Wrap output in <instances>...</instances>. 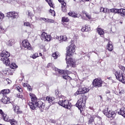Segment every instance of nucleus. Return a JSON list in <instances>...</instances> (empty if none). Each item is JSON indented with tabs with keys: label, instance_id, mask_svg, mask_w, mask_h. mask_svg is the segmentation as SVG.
Segmentation results:
<instances>
[{
	"label": "nucleus",
	"instance_id": "nucleus-41",
	"mask_svg": "<svg viewBox=\"0 0 125 125\" xmlns=\"http://www.w3.org/2000/svg\"><path fill=\"white\" fill-rule=\"evenodd\" d=\"M47 23H54V20L47 19Z\"/></svg>",
	"mask_w": 125,
	"mask_h": 125
},
{
	"label": "nucleus",
	"instance_id": "nucleus-22",
	"mask_svg": "<svg viewBox=\"0 0 125 125\" xmlns=\"http://www.w3.org/2000/svg\"><path fill=\"white\" fill-rule=\"evenodd\" d=\"M69 16H71V17H73L74 18H77L78 17V14L70 11L68 13Z\"/></svg>",
	"mask_w": 125,
	"mask_h": 125
},
{
	"label": "nucleus",
	"instance_id": "nucleus-45",
	"mask_svg": "<svg viewBox=\"0 0 125 125\" xmlns=\"http://www.w3.org/2000/svg\"><path fill=\"white\" fill-rule=\"evenodd\" d=\"M4 18V15L0 12V19H3Z\"/></svg>",
	"mask_w": 125,
	"mask_h": 125
},
{
	"label": "nucleus",
	"instance_id": "nucleus-64",
	"mask_svg": "<svg viewBox=\"0 0 125 125\" xmlns=\"http://www.w3.org/2000/svg\"><path fill=\"white\" fill-rule=\"evenodd\" d=\"M11 83V81L8 82V83Z\"/></svg>",
	"mask_w": 125,
	"mask_h": 125
},
{
	"label": "nucleus",
	"instance_id": "nucleus-53",
	"mask_svg": "<svg viewBox=\"0 0 125 125\" xmlns=\"http://www.w3.org/2000/svg\"><path fill=\"white\" fill-rule=\"evenodd\" d=\"M56 95L57 96V97H59V96H60L59 95V92L57 90H56Z\"/></svg>",
	"mask_w": 125,
	"mask_h": 125
},
{
	"label": "nucleus",
	"instance_id": "nucleus-57",
	"mask_svg": "<svg viewBox=\"0 0 125 125\" xmlns=\"http://www.w3.org/2000/svg\"><path fill=\"white\" fill-rule=\"evenodd\" d=\"M2 30H3V29L2 28V26H0V31H2Z\"/></svg>",
	"mask_w": 125,
	"mask_h": 125
},
{
	"label": "nucleus",
	"instance_id": "nucleus-3",
	"mask_svg": "<svg viewBox=\"0 0 125 125\" xmlns=\"http://www.w3.org/2000/svg\"><path fill=\"white\" fill-rule=\"evenodd\" d=\"M87 100V99L86 96L81 98L76 104V106L80 110L81 114H83V110H84Z\"/></svg>",
	"mask_w": 125,
	"mask_h": 125
},
{
	"label": "nucleus",
	"instance_id": "nucleus-8",
	"mask_svg": "<svg viewBox=\"0 0 125 125\" xmlns=\"http://www.w3.org/2000/svg\"><path fill=\"white\" fill-rule=\"evenodd\" d=\"M2 117L5 122H10L11 125H17V121L15 119H8V116L6 114H3Z\"/></svg>",
	"mask_w": 125,
	"mask_h": 125
},
{
	"label": "nucleus",
	"instance_id": "nucleus-44",
	"mask_svg": "<svg viewBox=\"0 0 125 125\" xmlns=\"http://www.w3.org/2000/svg\"><path fill=\"white\" fill-rule=\"evenodd\" d=\"M101 12H104V13H106V9L104 8H101L100 9Z\"/></svg>",
	"mask_w": 125,
	"mask_h": 125
},
{
	"label": "nucleus",
	"instance_id": "nucleus-60",
	"mask_svg": "<svg viewBox=\"0 0 125 125\" xmlns=\"http://www.w3.org/2000/svg\"><path fill=\"white\" fill-rule=\"evenodd\" d=\"M99 97L101 98V99H103L102 96L100 95V96H99Z\"/></svg>",
	"mask_w": 125,
	"mask_h": 125
},
{
	"label": "nucleus",
	"instance_id": "nucleus-14",
	"mask_svg": "<svg viewBox=\"0 0 125 125\" xmlns=\"http://www.w3.org/2000/svg\"><path fill=\"white\" fill-rule=\"evenodd\" d=\"M1 102H2L4 104H8V103H10V102H9V99H8V98L5 96H4L1 99Z\"/></svg>",
	"mask_w": 125,
	"mask_h": 125
},
{
	"label": "nucleus",
	"instance_id": "nucleus-7",
	"mask_svg": "<svg viewBox=\"0 0 125 125\" xmlns=\"http://www.w3.org/2000/svg\"><path fill=\"white\" fill-rule=\"evenodd\" d=\"M102 83H103V81L100 79H95L92 82L94 87H101Z\"/></svg>",
	"mask_w": 125,
	"mask_h": 125
},
{
	"label": "nucleus",
	"instance_id": "nucleus-10",
	"mask_svg": "<svg viewBox=\"0 0 125 125\" xmlns=\"http://www.w3.org/2000/svg\"><path fill=\"white\" fill-rule=\"evenodd\" d=\"M89 91V89L86 87L79 89L76 92V94H84V93H87Z\"/></svg>",
	"mask_w": 125,
	"mask_h": 125
},
{
	"label": "nucleus",
	"instance_id": "nucleus-34",
	"mask_svg": "<svg viewBox=\"0 0 125 125\" xmlns=\"http://www.w3.org/2000/svg\"><path fill=\"white\" fill-rule=\"evenodd\" d=\"M84 14H85L86 17H87V18H88V19H89V20H90L91 19V16L89 14H88L86 12H84Z\"/></svg>",
	"mask_w": 125,
	"mask_h": 125
},
{
	"label": "nucleus",
	"instance_id": "nucleus-50",
	"mask_svg": "<svg viewBox=\"0 0 125 125\" xmlns=\"http://www.w3.org/2000/svg\"><path fill=\"white\" fill-rule=\"evenodd\" d=\"M125 93V91L124 90H121L119 91L120 95H122V94H124Z\"/></svg>",
	"mask_w": 125,
	"mask_h": 125
},
{
	"label": "nucleus",
	"instance_id": "nucleus-30",
	"mask_svg": "<svg viewBox=\"0 0 125 125\" xmlns=\"http://www.w3.org/2000/svg\"><path fill=\"white\" fill-rule=\"evenodd\" d=\"M47 36V34H46V33L43 32L42 34L41 39H42V40H45Z\"/></svg>",
	"mask_w": 125,
	"mask_h": 125
},
{
	"label": "nucleus",
	"instance_id": "nucleus-20",
	"mask_svg": "<svg viewBox=\"0 0 125 125\" xmlns=\"http://www.w3.org/2000/svg\"><path fill=\"white\" fill-rule=\"evenodd\" d=\"M10 91L8 89H3L1 91L0 94H3V95H6V94L9 93Z\"/></svg>",
	"mask_w": 125,
	"mask_h": 125
},
{
	"label": "nucleus",
	"instance_id": "nucleus-26",
	"mask_svg": "<svg viewBox=\"0 0 125 125\" xmlns=\"http://www.w3.org/2000/svg\"><path fill=\"white\" fill-rule=\"evenodd\" d=\"M52 56L54 58V59H57V58L58 57V56H59V52H55L52 54Z\"/></svg>",
	"mask_w": 125,
	"mask_h": 125
},
{
	"label": "nucleus",
	"instance_id": "nucleus-35",
	"mask_svg": "<svg viewBox=\"0 0 125 125\" xmlns=\"http://www.w3.org/2000/svg\"><path fill=\"white\" fill-rule=\"evenodd\" d=\"M24 86H27L28 90L31 91L32 90V87L29 84H24Z\"/></svg>",
	"mask_w": 125,
	"mask_h": 125
},
{
	"label": "nucleus",
	"instance_id": "nucleus-40",
	"mask_svg": "<svg viewBox=\"0 0 125 125\" xmlns=\"http://www.w3.org/2000/svg\"><path fill=\"white\" fill-rule=\"evenodd\" d=\"M55 38L57 39V40H58L59 41H62V36H58L57 35H56V36H55Z\"/></svg>",
	"mask_w": 125,
	"mask_h": 125
},
{
	"label": "nucleus",
	"instance_id": "nucleus-62",
	"mask_svg": "<svg viewBox=\"0 0 125 125\" xmlns=\"http://www.w3.org/2000/svg\"><path fill=\"white\" fill-rule=\"evenodd\" d=\"M112 83H116V82L114 80H112Z\"/></svg>",
	"mask_w": 125,
	"mask_h": 125
},
{
	"label": "nucleus",
	"instance_id": "nucleus-47",
	"mask_svg": "<svg viewBox=\"0 0 125 125\" xmlns=\"http://www.w3.org/2000/svg\"><path fill=\"white\" fill-rule=\"evenodd\" d=\"M119 68L122 71H125V67L123 65H120Z\"/></svg>",
	"mask_w": 125,
	"mask_h": 125
},
{
	"label": "nucleus",
	"instance_id": "nucleus-23",
	"mask_svg": "<svg viewBox=\"0 0 125 125\" xmlns=\"http://www.w3.org/2000/svg\"><path fill=\"white\" fill-rule=\"evenodd\" d=\"M113 48H114V47H113V45L112 44V43L109 42L107 44V49L109 50V51H112Z\"/></svg>",
	"mask_w": 125,
	"mask_h": 125
},
{
	"label": "nucleus",
	"instance_id": "nucleus-11",
	"mask_svg": "<svg viewBox=\"0 0 125 125\" xmlns=\"http://www.w3.org/2000/svg\"><path fill=\"white\" fill-rule=\"evenodd\" d=\"M7 16L8 17H10L13 19H16V18H18V17H19L18 13L14 11H11L7 13Z\"/></svg>",
	"mask_w": 125,
	"mask_h": 125
},
{
	"label": "nucleus",
	"instance_id": "nucleus-9",
	"mask_svg": "<svg viewBox=\"0 0 125 125\" xmlns=\"http://www.w3.org/2000/svg\"><path fill=\"white\" fill-rule=\"evenodd\" d=\"M1 61H2L3 63L6 65V66H9L10 65V60H9V57H6V56L1 55Z\"/></svg>",
	"mask_w": 125,
	"mask_h": 125
},
{
	"label": "nucleus",
	"instance_id": "nucleus-32",
	"mask_svg": "<svg viewBox=\"0 0 125 125\" xmlns=\"http://www.w3.org/2000/svg\"><path fill=\"white\" fill-rule=\"evenodd\" d=\"M109 110L108 108H105V109L103 111V113L106 116L108 114V113L109 112Z\"/></svg>",
	"mask_w": 125,
	"mask_h": 125
},
{
	"label": "nucleus",
	"instance_id": "nucleus-33",
	"mask_svg": "<svg viewBox=\"0 0 125 125\" xmlns=\"http://www.w3.org/2000/svg\"><path fill=\"white\" fill-rule=\"evenodd\" d=\"M62 22H69V19L67 17H62Z\"/></svg>",
	"mask_w": 125,
	"mask_h": 125
},
{
	"label": "nucleus",
	"instance_id": "nucleus-42",
	"mask_svg": "<svg viewBox=\"0 0 125 125\" xmlns=\"http://www.w3.org/2000/svg\"><path fill=\"white\" fill-rule=\"evenodd\" d=\"M114 13H118L119 14L120 13V9L114 8Z\"/></svg>",
	"mask_w": 125,
	"mask_h": 125
},
{
	"label": "nucleus",
	"instance_id": "nucleus-29",
	"mask_svg": "<svg viewBox=\"0 0 125 125\" xmlns=\"http://www.w3.org/2000/svg\"><path fill=\"white\" fill-rule=\"evenodd\" d=\"M10 67L11 69H16V68L18 67L17 65H16V64L14 62L12 63L10 65Z\"/></svg>",
	"mask_w": 125,
	"mask_h": 125
},
{
	"label": "nucleus",
	"instance_id": "nucleus-21",
	"mask_svg": "<svg viewBox=\"0 0 125 125\" xmlns=\"http://www.w3.org/2000/svg\"><path fill=\"white\" fill-rule=\"evenodd\" d=\"M119 14L122 16V17H125V9H120Z\"/></svg>",
	"mask_w": 125,
	"mask_h": 125
},
{
	"label": "nucleus",
	"instance_id": "nucleus-59",
	"mask_svg": "<svg viewBox=\"0 0 125 125\" xmlns=\"http://www.w3.org/2000/svg\"><path fill=\"white\" fill-rule=\"evenodd\" d=\"M51 123H52L53 124H55V121L54 120H52Z\"/></svg>",
	"mask_w": 125,
	"mask_h": 125
},
{
	"label": "nucleus",
	"instance_id": "nucleus-49",
	"mask_svg": "<svg viewBox=\"0 0 125 125\" xmlns=\"http://www.w3.org/2000/svg\"><path fill=\"white\" fill-rule=\"evenodd\" d=\"M17 89L19 92H22V88H20V87H17Z\"/></svg>",
	"mask_w": 125,
	"mask_h": 125
},
{
	"label": "nucleus",
	"instance_id": "nucleus-18",
	"mask_svg": "<svg viewBox=\"0 0 125 125\" xmlns=\"http://www.w3.org/2000/svg\"><path fill=\"white\" fill-rule=\"evenodd\" d=\"M1 55H2V56H3L4 55V56H6V57H8V58L10 56V53L8 52V51L6 50H3L1 52Z\"/></svg>",
	"mask_w": 125,
	"mask_h": 125
},
{
	"label": "nucleus",
	"instance_id": "nucleus-5",
	"mask_svg": "<svg viewBox=\"0 0 125 125\" xmlns=\"http://www.w3.org/2000/svg\"><path fill=\"white\" fill-rule=\"evenodd\" d=\"M115 76L116 80H118V81H119V82H121L123 83H125V77L124 76L123 71H117L115 73Z\"/></svg>",
	"mask_w": 125,
	"mask_h": 125
},
{
	"label": "nucleus",
	"instance_id": "nucleus-4",
	"mask_svg": "<svg viewBox=\"0 0 125 125\" xmlns=\"http://www.w3.org/2000/svg\"><path fill=\"white\" fill-rule=\"evenodd\" d=\"M53 71H55L56 72V75H62V77L63 79H64V80H70L71 77L68 75V71L65 70H62L59 69L58 68L56 67H53Z\"/></svg>",
	"mask_w": 125,
	"mask_h": 125
},
{
	"label": "nucleus",
	"instance_id": "nucleus-25",
	"mask_svg": "<svg viewBox=\"0 0 125 125\" xmlns=\"http://www.w3.org/2000/svg\"><path fill=\"white\" fill-rule=\"evenodd\" d=\"M13 43H14V40H10L9 41L7 42V44L9 46H12Z\"/></svg>",
	"mask_w": 125,
	"mask_h": 125
},
{
	"label": "nucleus",
	"instance_id": "nucleus-19",
	"mask_svg": "<svg viewBox=\"0 0 125 125\" xmlns=\"http://www.w3.org/2000/svg\"><path fill=\"white\" fill-rule=\"evenodd\" d=\"M99 35L101 36V37H104V30L102 28H98L97 30Z\"/></svg>",
	"mask_w": 125,
	"mask_h": 125
},
{
	"label": "nucleus",
	"instance_id": "nucleus-63",
	"mask_svg": "<svg viewBox=\"0 0 125 125\" xmlns=\"http://www.w3.org/2000/svg\"><path fill=\"white\" fill-rule=\"evenodd\" d=\"M107 79H108V80H111V77H108Z\"/></svg>",
	"mask_w": 125,
	"mask_h": 125
},
{
	"label": "nucleus",
	"instance_id": "nucleus-27",
	"mask_svg": "<svg viewBox=\"0 0 125 125\" xmlns=\"http://www.w3.org/2000/svg\"><path fill=\"white\" fill-rule=\"evenodd\" d=\"M24 26H26V27H30V28H34V25L30 24L29 22H24Z\"/></svg>",
	"mask_w": 125,
	"mask_h": 125
},
{
	"label": "nucleus",
	"instance_id": "nucleus-38",
	"mask_svg": "<svg viewBox=\"0 0 125 125\" xmlns=\"http://www.w3.org/2000/svg\"><path fill=\"white\" fill-rule=\"evenodd\" d=\"M48 3L49 5L52 7L53 5L52 4V1L51 0H45Z\"/></svg>",
	"mask_w": 125,
	"mask_h": 125
},
{
	"label": "nucleus",
	"instance_id": "nucleus-54",
	"mask_svg": "<svg viewBox=\"0 0 125 125\" xmlns=\"http://www.w3.org/2000/svg\"><path fill=\"white\" fill-rule=\"evenodd\" d=\"M81 30L82 32H85V26L82 27Z\"/></svg>",
	"mask_w": 125,
	"mask_h": 125
},
{
	"label": "nucleus",
	"instance_id": "nucleus-24",
	"mask_svg": "<svg viewBox=\"0 0 125 125\" xmlns=\"http://www.w3.org/2000/svg\"><path fill=\"white\" fill-rule=\"evenodd\" d=\"M58 1L61 3L62 8H65L66 7V3H65L64 0H58Z\"/></svg>",
	"mask_w": 125,
	"mask_h": 125
},
{
	"label": "nucleus",
	"instance_id": "nucleus-61",
	"mask_svg": "<svg viewBox=\"0 0 125 125\" xmlns=\"http://www.w3.org/2000/svg\"><path fill=\"white\" fill-rule=\"evenodd\" d=\"M40 56H42V53H39V56H40Z\"/></svg>",
	"mask_w": 125,
	"mask_h": 125
},
{
	"label": "nucleus",
	"instance_id": "nucleus-16",
	"mask_svg": "<svg viewBox=\"0 0 125 125\" xmlns=\"http://www.w3.org/2000/svg\"><path fill=\"white\" fill-rule=\"evenodd\" d=\"M46 99L47 101H48L49 103L51 104V105H52V104L54 103L55 102L54 100H55V99L54 97H47L46 98Z\"/></svg>",
	"mask_w": 125,
	"mask_h": 125
},
{
	"label": "nucleus",
	"instance_id": "nucleus-46",
	"mask_svg": "<svg viewBox=\"0 0 125 125\" xmlns=\"http://www.w3.org/2000/svg\"><path fill=\"white\" fill-rule=\"evenodd\" d=\"M41 21H44V22L47 23V18L46 19L45 18H41Z\"/></svg>",
	"mask_w": 125,
	"mask_h": 125
},
{
	"label": "nucleus",
	"instance_id": "nucleus-1",
	"mask_svg": "<svg viewBox=\"0 0 125 125\" xmlns=\"http://www.w3.org/2000/svg\"><path fill=\"white\" fill-rule=\"evenodd\" d=\"M76 46L75 44L71 43L68 47L66 48L67 53H66V58L65 60H66V63L70 65L72 67H75L76 66V60L72 58H69L68 60H67L68 56H72L74 52H75V48Z\"/></svg>",
	"mask_w": 125,
	"mask_h": 125
},
{
	"label": "nucleus",
	"instance_id": "nucleus-51",
	"mask_svg": "<svg viewBox=\"0 0 125 125\" xmlns=\"http://www.w3.org/2000/svg\"><path fill=\"white\" fill-rule=\"evenodd\" d=\"M35 19L36 21H42V18L36 17Z\"/></svg>",
	"mask_w": 125,
	"mask_h": 125
},
{
	"label": "nucleus",
	"instance_id": "nucleus-55",
	"mask_svg": "<svg viewBox=\"0 0 125 125\" xmlns=\"http://www.w3.org/2000/svg\"><path fill=\"white\" fill-rule=\"evenodd\" d=\"M0 114L1 115L2 117L3 115L4 114V113H3V111H2V110L1 109H0Z\"/></svg>",
	"mask_w": 125,
	"mask_h": 125
},
{
	"label": "nucleus",
	"instance_id": "nucleus-48",
	"mask_svg": "<svg viewBox=\"0 0 125 125\" xmlns=\"http://www.w3.org/2000/svg\"><path fill=\"white\" fill-rule=\"evenodd\" d=\"M62 40L63 42H66L67 41V37L66 36H62Z\"/></svg>",
	"mask_w": 125,
	"mask_h": 125
},
{
	"label": "nucleus",
	"instance_id": "nucleus-39",
	"mask_svg": "<svg viewBox=\"0 0 125 125\" xmlns=\"http://www.w3.org/2000/svg\"><path fill=\"white\" fill-rule=\"evenodd\" d=\"M85 32H88L89 31H90V27L88 25H85Z\"/></svg>",
	"mask_w": 125,
	"mask_h": 125
},
{
	"label": "nucleus",
	"instance_id": "nucleus-15",
	"mask_svg": "<svg viewBox=\"0 0 125 125\" xmlns=\"http://www.w3.org/2000/svg\"><path fill=\"white\" fill-rule=\"evenodd\" d=\"M13 108L17 114H21L22 113V111H20V108L17 105H13Z\"/></svg>",
	"mask_w": 125,
	"mask_h": 125
},
{
	"label": "nucleus",
	"instance_id": "nucleus-36",
	"mask_svg": "<svg viewBox=\"0 0 125 125\" xmlns=\"http://www.w3.org/2000/svg\"><path fill=\"white\" fill-rule=\"evenodd\" d=\"M93 122H94V119H93V117H90L88 122V124H92Z\"/></svg>",
	"mask_w": 125,
	"mask_h": 125
},
{
	"label": "nucleus",
	"instance_id": "nucleus-43",
	"mask_svg": "<svg viewBox=\"0 0 125 125\" xmlns=\"http://www.w3.org/2000/svg\"><path fill=\"white\" fill-rule=\"evenodd\" d=\"M17 96L18 98H21V99H23V96L21 94H17Z\"/></svg>",
	"mask_w": 125,
	"mask_h": 125
},
{
	"label": "nucleus",
	"instance_id": "nucleus-37",
	"mask_svg": "<svg viewBox=\"0 0 125 125\" xmlns=\"http://www.w3.org/2000/svg\"><path fill=\"white\" fill-rule=\"evenodd\" d=\"M50 40H51V37H50V35H47V37H46V38H45V41L49 42L50 41Z\"/></svg>",
	"mask_w": 125,
	"mask_h": 125
},
{
	"label": "nucleus",
	"instance_id": "nucleus-28",
	"mask_svg": "<svg viewBox=\"0 0 125 125\" xmlns=\"http://www.w3.org/2000/svg\"><path fill=\"white\" fill-rule=\"evenodd\" d=\"M106 11H105V13H110V12H112V13H114V11H115V8H112V9H105Z\"/></svg>",
	"mask_w": 125,
	"mask_h": 125
},
{
	"label": "nucleus",
	"instance_id": "nucleus-2",
	"mask_svg": "<svg viewBox=\"0 0 125 125\" xmlns=\"http://www.w3.org/2000/svg\"><path fill=\"white\" fill-rule=\"evenodd\" d=\"M29 95L32 102H34L35 106L38 107L41 112H43V109L45 107V104L41 101L38 102V98L33 93H30Z\"/></svg>",
	"mask_w": 125,
	"mask_h": 125
},
{
	"label": "nucleus",
	"instance_id": "nucleus-56",
	"mask_svg": "<svg viewBox=\"0 0 125 125\" xmlns=\"http://www.w3.org/2000/svg\"><path fill=\"white\" fill-rule=\"evenodd\" d=\"M27 13H28V16H32V13H31L30 11H28L27 12Z\"/></svg>",
	"mask_w": 125,
	"mask_h": 125
},
{
	"label": "nucleus",
	"instance_id": "nucleus-6",
	"mask_svg": "<svg viewBox=\"0 0 125 125\" xmlns=\"http://www.w3.org/2000/svg\"><path fill=\"white\" fill-rule=\"evenodd\" d=\"M58 104L63 108H65L66 109H71V107H72V104L69 103V101L67 100H64L62 101H60L59 102Z\"/></svg>",
	"mask_w": 125,
	"mask_h": 125
},
{
	"label": "nucleus",
	"instance_id": "nucleus-17",
	"mask_svg": "<svg viewBox=\"0 0 125 125\" xmlns=\"http://www.w3.org/2000/svg\"><path fill=\"white\" fill-rule=\"evenodd\" d=\"M28 105L29 106L30 109H32V110H35L36 108H39V107L36 106V104H35V102H32L28 104Z\"/></svg>",
	"mask_w": 125,
	"mask_h": 125
},
{
	"label": "nucleus",
	"instance_id": "nucleus-31",
	"mask_svg": "<svg viewBox=\"0 0 125 125\" xmlns=\"http://www.w3.org/2000/svg\"><path fill=\"white\" fill-rule=\"evenodd\" d=\"M39 56H39V54L35 53L33 55H31L30 57L31 58H33V59H36V58H37V57H39Z\"/></svg>",
	"mask_w": 125,
	"mask_h": 125
},
{
	"label": "nucleus",
	"instance_id": "nucleus-13",
	"mask_svg": "<svg viewBox=\"0 0 125 125\" xmlns=\"http://www.w3.org/2000/svg\"><path fill=\"white\" fill-rule=\"evenodd\" d=\"M116 112L115 111H113L112 110H109L106 116L107 118H112L114 119L115 117H116Z\"/></svg>",
	"mask_w": 125,
	"mask_h": 125
},
{
	"label": "nucleus",
	"instance_id": "nucleus-52",
	"mask_svg": "<svg viewBox=\"0 0 125 125\" xmlns=\"http://www.w3.org/2000/svg\"><path fill=\"white\" fill-rule=\"evenodd\" d=\"M50 67H52V64L51 63H49L47 65V68H50Z\"/></svg>",
	"mask_w": 125,
	"mask_h": 125
},
{
	"label": "nucleus",
	"instance_id": "nucleus-58",
	"mask_svg": "<svg viewBox=\"0 0 125 125\" xmlns=\"http://www.w3.org/2000/svg\"><path fill=\"white\" fill-rule=\"evenodd\" d=\"M49 12L52 13V12H54V10H52L51 9L50 10Z\"/></svg>",
	"mask_w": 125,
	"mask_h": 125
},
{
	"label": "nucleus",
	"instance_id": "nucleus-12",
	"mask_svg": "<svg viewBox=\"0 0 125 125\" xmlns=\"http://www.w3.org/2000/svg\"><path fill=\"white\" fill-rule=\"evenodd\" d=\"M22 45L24 48H27V49H31L32 47H31V44L29 43L28 40H23L22 42Z\"/></svg>",
	"mask_w": 125,
	"mask_h": 125
}]
</instances>
